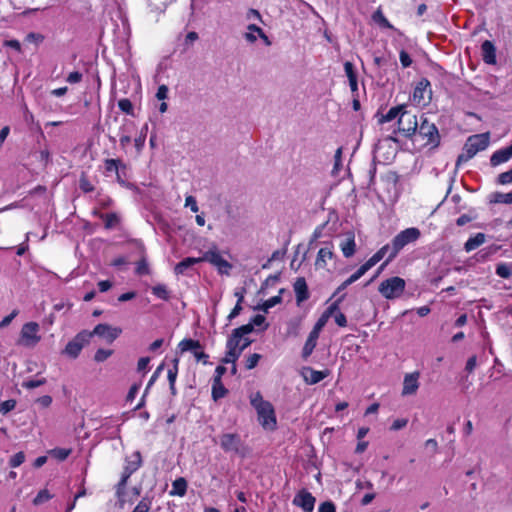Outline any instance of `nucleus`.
<instances>
[{"label": "nucleus", "instance_id": "14", "mask_svg": "<svg viewBox=\"0 0 512 512\" xmlns=\"http://www.w3.org/2000/svg\"><path fill=\"white\" fill-rule=\"evenodd\" d=\"M418 121L416 115L407 110H403L398 119V130L404 136L410 137L417 131Z\"/></svg>", "mask_w": 512, "mask_h": 512}, {"label": "nucleus", "instance_id": "7", "mask_svg": "<svg viewBox=\"0 0 512 512\" xmlns=\"http://www.w3.org/2000/svg\"><path fill=\"white\" fill-rule=\"evenodd\" d=\"M420 230L416 227L407 228L398 233L392 240V256L397 254L408 244L417 241L420 237Z\"/></svg>", "mask_w": 512, "mask_h": 512}, {"label": "nucleus", "instance_id": "41", "mask_svg": "<svg viewBox=\"0 0 512 512\" xmlns=\"http://www.w3.org/2000/svg\"><path fill=\"white\" fill-rule=\"evenodd\" d=\"M118 107L122 112H124L128 115H133L134 108H133L132 102L129 99H127V98L120 99L118 101Z\"/></svg>", "mask_w": 512, "mask_h": 512}, {"label": "nucleus", "instance_id": "29", "mask_svg": "<svg viewBox=\"0 0 512 512\" xmlns=\"http://www.w3.org/2000/svg\"><path fill=\"white\" fill-rule=\"evenodd\" d=\"M187 492V481L185 478L180 477L173 481L172 490L170 491V495H178L183 497Z\"/></svg>", "mask_w": 512, "mask_h": 512}, {"label": "nucleus", "instance_id": "32", "mask_svg": "<svg viewBox=\"0 0 512 512\" xmlns=\"http://www.w3.org/2000/svg\"><path fill=\"white\" fill-rule=\"evenodd\" d=\"M122 165V162L119 159H106L105 160V170L106 172H115L117 175V180L120 183H123L119 174V167Z\"/></svg>", "mask_w": 512, "mask_h": 512}, {"label": "nucleus", "instance_id": "35", "mask_svg": "<svg viewBox=\"0 0 512 512\" xmlns=\"http://www.w3.org/2000/svg\"><path fill=\"white\" fill-rule=\"evenodd\" d=\"M173 362H174V367L172 369L168 370V380H169L171 392H172V394H175V392H176L175 381H176L177 373H178L179 360L177 358H175L173 360Z\"/></svg>", "mask_w": 512, "mask_h": 512}, {"label": "nucleus", "instance_id": "38", "mask_svg": "<svg viewBox=\"0 0 512 512\" xmlns=\"http://www.w3.org/2000/svg\"><path fill=\"white\" fill-rule=\"evenodd\" d=\"M70 449L55 448L49 451V454L59 461H64L70 455Z\"/></svg>", "mask_w": 512, "mask_h": 512}, {"label": "nucleus", "instance_id": "18", "mask_svg": "<svg viewBox=\"0 0 512 512\" xmlns=\"http://www.w3.org/2000/svg\"><path fill=\"white\" fill-rule=\"evenodd\" d=\"M420 373L418 371L406 374L403 380L402 396L415 395L419 388Z\"/></svg>", "mask_w": 512, "mask_h": 512}, {"label": "nucleus", "instance_id": "5", "mask_svg": "<svg viewBox=\"0 0 512 512\" xmlns=\"http://www.w3.org/2000/svg\"><path fill=\"white\" fill-rule=\"evenodd\" d=\"M218 443L225 453H233L245 457L248 452V448L237 433L221 434Z\"/></svg>", "mask_w": 512, "mask_h": 512}, {"label": "nucleus", "instance_id": "10", "mask_svg": "<svg viewBox=\"0 0 512 512\" xmlns=\"http://www.w3.org/2000/svg\"><path fill=\"white\" fill-rule=\"evenodd\" d=\"M419 136L424 140L425 146L437 147L440 143L438 128L424 118L419 126Z\"/></svg>", "mask_w": 512, "mask_h": 512}, {"label": "nucleus", "instance_id": "56", "mask_svg": "<svg viewBox=\"0 0 512 512\" xmlns=\"http://www.w3.org/2000/svg\"><path fill=\"white\" fill-rule=\"evenodd\" d=\"M168 87L166 85H160L156 92V98L158 100H165L168 97Z\"/></svg>", "mask_w": 512, "mask_h": 512}, {"label": "nucleus", "instance_id": "27", "mask_svg": "<svg viewBox=\"0 0 512 512\" xmlns=\"http://www.w3.org/2000/svg\"><path fill=\"white\" fill-rule=\"evenodd\" d=\"M318 338L319 335L316 334V331L310 332L302 351V355L304 358H307L308 356L311 355L314 348L316 347Z\"/></svg>", "mask_w": 512, "mask_h": 512}, {"label": "nucleus", "instance_id": "21", "mask_svg": "<svg viewBox=\"0 0 512 512\" xmlns=\"http://www.w3.org/2000/svg\"><path fill=\"white\" fill-rule=\"evenodd\" d=\"M512 158V144L508 147L495 151L490 157V163L493 167L509 161Z\"/></svg>", "mask_w": 512, "mask_h": 512}, {"label": "nucleus", "instance_id": "61", "mask_svg": "<svg viewBox=\"0 0 512 512\" xmlns=\"http://www.w3.org/2000/svg\"><path fill=\"white\" fill-rule=\"evenodd\" d=\"M281 300L280 296H275V297H272L270 298L269 300H267L264 304H263V309L265 312L268 311V309H270L271 307H273L274 305H276L277 303H279Z\"/></svg>", "mask_w": 512, "mask_h": 512}, {"label": "nucleus", "instance_id": "48", "mask_svg": "<svg viewBox=\"0 0 512 512\" xmlns=\"http://www.w3.org/2000/svg\"><path fill=\"white\" fill-rule=\"evenodd\" d=\"M79 186L84 192H92L94 190L93 184L88 180L87 177L82 176L79 181Z\"/></svg>", "mask_w": 512, "mask_h": 512}, {"label": "nucleus", "instance_id": "47", "mask_svg": "<svg viewBox=\"0 0 512 512\" xmlns=\"http://www.w3.org/2000/svg\"><path fill=\"white\" fill-rule=\"evenodd\" d=\"M25 461V454L23 452H18L13 455L9 461L11 467L16 468L20 466Z\"/></svg>", "mask_w": 512, "mask_h": 512}, {"label": "nucleus", "instance_id": "45", "mask_svg": "<svg viewBox=\"0 0 512 512\" xmlns=\"http://www.w3.org/2000/svg\"><path fill=\"white\" fill-rule=\"evenodd\" d=\"M113 351L112 350H106V349H98L94 355V360L96 362H104L107 360L111 355Z\"/></svg>", "mask_w": 512, "mask_h": 512}, {"label": "nucleus", "instance_id": "44", "mask_svg": "<svg viewBox=\"0 0 512 512\" xmlns=\"http://www.w3.org/2000/svg\"><path fill=\"white\" fill-rule=\"evenodd\" d=\"M260 358H261V355L257 354V353L249 355L245 361V368L248 370L255 368L257 366Z\"/></svg>", "mask_w": 512, "mask_h": 512}, {"label": "nucleus", "instance_id": "58", "mask_svg": "<svg viewBox=\"0 0 512 512\" xmlns=\"http://www.w3.org/2000/svg\"><path fill=\"white\" fill-rule=\"evenodd\" d=\"M18 315V310H13L11 312V314H9L8 316L4 317L2 319V321L0 322V328H4V327H7L11 321Z\"/></svg>", "mask_w": 512, "mask_h": 512}, {"label": "nucleus", "instance_id": "51", "mask_svg": "<svg viewBox=\"0 0 512 512\" xmlns=\"http://www.w3.org/2000/svg\"><path fill=\"white\" fill-rule=\"evenodd\" d=\"M83 78V75L82 73L78 72V71H74V72H71L67 78H66V81L69 83V84H76V83H79L81 82Z\"/></svg>", "mask_w": 512, "mask_h": 512}, {"label": "nucleus", "instance_id": "20", "mask_svg": "<svg viewBox=\"0 0 512 512\" xmlns=\"http://www.w3.org/2000/svg\"><path fill=\"white\" fill-rule=\"evenodd\" d=\"M341 300V298L334 301L322 314V316L318 319L316 322L314 328L312 331H316V334H320L323 327L326 325L328 319L335 313L336 310H338V303Z\"/></svg>", "mask_w": 512, "mask_h": 512}, {"label": "nucleus", "instance_id": "19", "mask_svg": "<svg viewBox=\"0 0 512 512\" xmlns=\"http://www.w3.org/2000/svg\"><path fill=\"white\" fill-rule=\"evenodd\" d=\"M339 247L346 258L354 255L356 251L355 235L352 232L346 233L340 240Z\"/></svg>", "mask_w": 512, "mask_h": 512}, {"label": "nucleus", "instance_id": "13", "mask_svg": "<svg viewBox=\"0 0 512 512\" xmlns=\"http://www.w3.org/2000/svg\"><path fill=\"white\" fill-rule=\"evenodd\" d=\"M431 96L432 89L429 80L426 78L421 79L414 88L412 94L413 103L418 106H425L430 102Z\"/></svg>", "mask_w": 512, "mask_h": 512}, {"label": "nucleus", "instance_id": "25", "mask_svg": "<svg viewBox=\"0 0 512 512\" xmlns=\"http://www.w3.org/2000/svg\"><path fill=\"white\" fill-rule=\"evenodd\" d=\"M486 241L484 233H477L473 237H470L464 244L466 252H471L481 246Z\"/></svg>", "mask_w": 512, "mask_h": 512}, {"label": "nucleus", "instance_id": "60", "mask_svg": "<svg viewBox=\"0 0 512 512\" xmlns=\"http://www.w3.org/2000/svg\"><path fill=\"white\" fill-rule=\"evenodd\" d=\"M297 304L300 305L303 301L307 300L310 296L309 290H296Z\"/></svg>", "mask_w": 512, "mask_h": 512}, {"label": "nucleus", "instance_id": "6", "mask_svg": "<svg viewBox=\"0 0 512 512\" xmlns=\"http://www.w3.org/2000/svg\"><path fill=\"white\" fill-rule=\"evenodd\" d=\"M203 262L213 265L221 275H230L233 265L228 262L219 251L216 244H212L202 255Z\"/></svg>", "mask_w": 512, "mask_h": 512}, {"label": "nucleus", "instance_id": "52", "mask_svg": "<svg viewBox=\"0 0 512 512\" xmlns=\"http://www.w3.org/2000/svg\"><path fill=\"white\" fill-rule=\"evenodd\" d=\"M185 207H189L191 209V211L194 213L198 212V210H199L195 197H193L191 195L186 197Z\"/></svg>", "mask_w": 512, "mask_h": 512}, {"label": "nucleus", "instance_id": "42", "mask_svg": "<svg viewBox=\"0 0 512 512\" xmlns=\"http://www.w3.org/2000/svg\"><path fill=\"white\" fill-rule=\"evenodd\" d=\"M152 501L149 498L144 497L134 508L132 512H149Z\"/></svg>", "mask_w": 512, "mask_h": 512}, {"label": "nucleus", "instance_id": "64", "mask_svg": "<svg viewBox=\"0 0 512 512\" xmlns=\"http://www.w3.org/2000/svg\"><path fill=\"white\" fill-rule=\"evenodd\" d=\"M407 420L406 419H396L392 425H391V429L392 430H400L402 428H404L406 425H407Z\"/></svg>", "mask_w": 512, "mask_h": 512}, {"label": "nucleus", "instance_id": "39", "mask_svg": "<svg viewBox=\"0 0 512 512\" xmlns=\"http://www.w3.org/2000/svg\"><path fill=\"white\" fill-rule=\"evenodd\" d=\"M373 20L378 23L380 26L392 29L393 26L390 24V22L387 20V18L384 16L381 10H377L373 14Z\"/></svg>", "mask_w": 512, "mask_h": 512}, {"label": "nucleus", "instance_id": "1", "mask_svg": "<svg viewBox=\"0 0 512 512\" xmlns=\"http://www.w3.org/2000/svg\"><path fill=\"white\" fill-rule=\"evenodd\" d=\"M252 331V324L242 325L232 331V334L226 344L227 351L224 359L222 360L224 363L236 362L243 350L251 344L252 341L247 337V335Z\"/></svg>", "mask_w": 512, "mask_h": 512}, {"label": "nucleus", "instance_id": "62", "mask_svg": "<svg viewBox=\"0 0 512 512\" xmlns=\"http://www.w3.org/2000/svg\"><path fill=\"white\" fill-rule=\"evenodd\" d=\"M145 139H146V135L145 134H141L140 136L135 138L134 144H135V147H136L138 152H140L142 150V148L144 147Z\"/></svg>", "mask_w": 512, "mask_h": 512}, {"label": "nucleus", "instance_id": "22", "mask_svg": "<svg viewBox=\"0 0 512 512\" xmlns=\"http://www.w3.org/2000/svg\"><path fill=\"white\" fill-rule=\"evenodd\" d=\"M481 52L483 61L486 64H495L496 63V49L494 44L486 40L481 45Z\"/></svg>", "mask_w": 512, "mask_h": 512}, {"label": "nucleus", "instance_id": "53", "mask_svg": "<svg viewBox=\"0 0 512 512\" xmlns=\"http://www.w3.org/2000/svg\"><path fill=\"white\" fill-rule=\"evenodd\" d=\"M46 383V379L42 378L39 380H29L23 383V387L28 389H34Z\"/></svg>", "mask_w": 512, "mask_h": 512}, {"label": "nucleus", "instance_id": "15", "mask_svg": "<svg viewBox=\"0 0 512 512\" xmlns=\"http://www.w3.org/2000/svg\"><path fill=\"white\" fill-rule=\"evenodd\" d=\"M179 347L182 352L191 351L198 361L207 362L208 355L202 350L199 341L193 339H184L180 342Z\"/></svg>", "mask_w": 512, "mask_h": 512}, {"label": "nucleus", "instance_id": "28", "mask_svg": "<svg viewBox=\"0 0 512 512\" xmlns=\"http://www.w3.org/2000/svg\"><path fill=\"white\" fill-rule=\"evenodd\" d=\"M228 394V390L219 379H214L212 384V398L214 401H218L224 398Z\"/></svg>", "mask_w": 512, "mask_h": 512}, {"label": "nucleus", "instance_id": "43", "mask_svg": "<svg viewBox=\"0 0 512 512\" xmlns=\"http://www.w3.org/2000/svg\"><path fill=\"white\" fill-rule=\"evenodd\" d=\"M16 407V400L9 399L0 403V413L5 415L10 411L14 410Z\"/></svg>", "mask_w": 512, "mask_h": 512}, {"label": "nucleus", "instance_id": "55", "mask_svg": "<svg viewBox=\"0 0 512 512\" xmlns=\"http://www.w3.org/2000/svg\"><path fill=\"white\" fill-rule=\"evenodd\" d=\"M399 58H400V62L402 64V66L404 68H407L412 64V59H411L410 55L404 50H402L400 52Z\"/></svg>", "mask_w": 512, "mask_h": 512}, {"label": "nucleus", "instance_id": "30", "mask_svg": "<svg viewBox=\"0 0 512 512\" xmlns=\"http://www.w3.org/2000/svg\"><path fill=\"white\" fill-rule=\"evenodd\" d=\"M405 280L400 277H391L382 281L378 288H405Z\"/></svg>", "mask_w": 512, "mask_h": 512}, {"label": "nucleus", "instance_id": "40", "mask_svg": "<svg viewBox=\"0 0 512 512\" xmlns=\"http://www.w3.org/2000/svg\"><path fill=\"white\" fill-rule=\"evenodd\" d=\"M235 296L238 298V300H237V303H236L235 307L232 309V311L228 315V319L229 320H232L235 317H237L240 314L241 310H242L241 302L244 299V295H243V293L236 292Z\"/></svg>", "mask_w": 512, "mask_h": 512}, {"label": "nucleus", "instance_id": "3", "mask_svg": "<svg viewBox=\"0 0 512 512\" xmlns=\"http://www.w3.org/2000/svg\"><path fill=\"white\" fill-rule=\"evenodd\" d=\"M387 256V260L385 262L388 263L396 256H392V243L386 244L382 248H380L371 258H369L363 265H361L352 275H350L346 280L343 281L342 285L339 288H346L351 285L358 279H360L368 270H370L373 266H375L379 261H381L384 257Z\"/></svg>", "mask_w": 512, "mask_h": 512}, {"label": "nucleus", "instance_id": "12", "mask_svg": "<svg viewBox=\"0 0 512 512\" xmlns=\"http://www.w3.org/2000/svg\"><path fill=\"white\" fill-rule=\"evenodd\" d=\"M39 324L36 322H28L22 326L20 332L19 344L25 347H34L41 339L38 335Z\"/></svg>", "mask_w": 512, "mask_h": 512}, {"label": "nucleus", "instance_id": "63", "mask_svg": "<svg viewBox=\"0 0 512 512\" xmlns=\"http://www.w3.org/2000/svg\"><path fill=\"white\" fill-rule=\"evenodd\" d=\"M136 272L139 275H143L148 272V266L144 260H141L137 263Z\"/></svg>", "mask_w": 512, "mask_h": 512}, {"label": "nucleus", "instance_id": "9", "mask_svg": "<svg viewBox=\"0 0 512 512\" xmlns=\"http://www.w3.org/2000/svg\"><path fill=\"white\" fill-rule=\"evenodd\" d=\"M90 339V332L87 330H83L67 343L62 353L71 359H76L79 356L83 347L90 342Z\"/></svg>", "mask_w": 512, "mask_h": 512}, {"label": "nucleus", "instance_id": "37", "mask_svg": "<svg viewBox=\"0 0 512 512\" xmlns=\"http://www.w3.org/2000/svg\"><path fill=\"white\" fill-rule=\"evenodd\" d=\"M53 495L50 494V492L47 489H43L39 491V493L36 495V497L33 500V504L38 506L41 505L50 499H52Z\"/></svg>", "mask_w": 512, "mask_h": 512}, {"label": "nucleus", "instance_id": "24", "mask_svg": "<svg viewBox=\"0 0 512 512\" xmlns=\"http://www.w3.org/2000/svg\"><path fill=\"white\" fill-rule=\"evenodd\" d=\"M329 375V371H316L311 368H308L306 373L304 374L305 381L309 384H316L322 381Z\"/></svg>", "mask_w": 512, "mask_h": 512}, {"label": "nucleus", "instance_id": "17", "mask_svg": "<svg viewBox=\"0 0 512 512\" xmlns=\"http://www.w3.org/2000/svg\"><path fill=\"white\" fill-rule=\"evenodd\" d=\"M315 502V497L306 490H301L293 499V504L300 507L304 512H312Z\"/></svg>", "mask_w": 512, "mask_h": 512}, {"label": "nucleus", "instance_id": "23", "mask_svg": "<svg viewBox=\"0 0 512 512\" xmlns=\"http://www.w3.org/2000/svg\"><path fill=\"white\" fill-rule=\"evenodd\" d=\"M344 71L349 81V86L351 89V92L353 95L357 94L358 92V81H357V74L354 68V65L347 61L344 63Z\"/></svg>", "mask_w": 512, "mask_h": 512}, {"label": "nucleus", "instance_id": "26", "mask_svg": "<svg viewBox=\"0 0 512 512\" xmlns=\"http://www.w3.org/2000/svg\"><path fill=\"white\" fill-rule=\"evenodd\" d=\"M200 262H203L202 256L201 257H187L180 261L176 267L175 271L178 274H183L188 268L192 267L195 264H198Z\"/></svg>", "mask_w": 512, "mask_h": 512}, {"label": "nucleus", "instance_id": "34", "mask_svg": "<svg viewBox=\"0 0 512 512\" xmlns=\"http://www.w3.org/2000/svg\"><path fill=\"white\" fill-rule=\"evenodd\" d=\"M100 217L104 221L106 229H112L120 222V217L116 213L101 214Z\"/></svg>", "mask_w": 512, "mask_h": 512}, {"label": "nucleus", "instance_id": "11", "mask_svg": "<svg viewBox=\"0 0 512 512\" xmlns=\"http://www.w3.org/2000/svg\"><path fill=\"white\" fill-rule=\"evenodd\" d=\"M314 267L320 271H331L335 267V254L332 245H326L319 249Z\"/></svg>", "mask_w": 512, "mask_h": 512}, {"label": "nucleus", "instance_id": "33", "mask_svg": "<svg viewBox=\"0 0 512 512\" xmlns=\"http://www.w3.org/2000/svg\"><path fill=\"white\" fill-rule=\"evenodd\" d=\"M490 203L512 204V192H495L490 196Z\"/></svg>", "mask_w": 512, "mask_h": 512}, {"label": "nucleus", "instance_id": "46", "mask_svg": "<svg viewBox=\"0 0 512 512\" xmlns=\"http://www.w3.org/2000/svg\"><path fill=\"white\" fill-rule=\"evenodd\" d=\"M497 182L501 185L512 183V169L498 175Z\"/></svg>", "mask_w": 512, "mask_h": 512}, {"label": "nucleus", "instance_id": "36", "mask_svg": "<svg viewBox=\"0 0 512 512\" xmlns=\"http://www.w3.org/2000/svg\"><path fill=\"white\" fill-rule=\"evenodd\" d=\"M496 274L502 278H509L512 275L511 263H500L496 267Z\"/></svg>", "mask_w": 512, "mask_h": 512}, {"label": "nucleus", "instance_id": "2", "mask_svg": "<svg viewBox=\"0 0 512 512\" xmlns=\"http://www.w3.org/2000/svg\"><path fill=\"white\" fill-rule=\"evenodd\" d=\"M250 404L256 410L261 426L266 430H275L277 420L273 405L269 401L264 400L260 392L250 395Z\"/></svg>", "mask_w": 512, "mask_h": 512}, {"label": "nucleus", "instance_id": "54", "mask_svg": "<svg viewBox=\"0 0 512 512\" xmlns=\"http://www.w3.org/2000/svg\"><path fill=\"white\" fill-rule=\"evenodd\" d=\"M318 512H336V507L333 502L326 501L320 504Z\"/></svg>", "mask_w": 512, "mask_h": 512}, {"label": "nucleus", "instance_id": "57", "mask_svg": "<svg viewBox=\"0 0 512 512\" xmlns=\"http://www.w3.org/2000/svg\"><path fill=\"white\" fill-rule=\"evenodd\" d=\"M383 296L387 299L398 298L401 296L403 290H380Z\"/></svg>", "mask_w": 512, "mask_h": 512}, {"label": "nucleus", "instance_id": "16", "mask_svg": "<svg viewBox=\"0 0 512 512\" xmlns=\"http://www.w3.org/2000/svg\"><path fill=\"white\" fill-rule=\"evenodd\" d=\"M122 333V329L118 327H112L107 324H98L93 331L90 332L91 337L97 335L106 339L109 343H112Z\"/></svg>", "mask_w": 512, "mask_h": 512}, {"label": "nucleus", "instance_id": "59", "mask_svg": "<svg viewBox=\"0 0 512 512\" xmlns=\"http://www.w3.org/2000/svg\"><path fill=\"white\" fill-rule=\"evenodd\" d=\"M477 365V357L475 355L471 356L467 362H466V366H465V370L468 372V373H472L473 370L475 369Z\"/></svg>", "mask_w": 512, "mask_h": 512}, {"label": "nucleus", "instance_id": "49", "mask_svg": "<svg viewBox=\"0 0 512 512\" xmlns=\"http://www.w3.org/2000/svg\"><path fill=\"white\" fill-rule=\"evenodd\" d=\"M279 283H280V273H277V274L267 277L262 288H267L269 286H275Z\"/></svg>", "mask_w": 512, "mask_h": 512}, {"label": "nucleus", "instance_id": "50", "mask_svg": "<svg viewBox=\"0 0 512 512\" xmlns=\"http://www.w3.org/2000/svg\"><path fill=\"white\" fill-rule=\"evenodd\" d=\"M248 29L250 31L257 32L258 36L260 38H262L267 45L270 44V41H269L268 37L266 36L264 31L260 27L256 26L255 24H250V25H248Z\"/></svg>", "mask_w": 512, "mask_h": 512}, {"label": "nucleus", "instance_id": "31", "mask_svg": "<svg viewBox=\"0 0 512 512\" xmlns=\"http://www.w3.org/2000/svg\"><path fill=\"white\" fill-rule=\"evenodd\" d=\"M404 109V106L392 107L386 114L382 115V117L379 119V123L390 122L396 118L399 119V116Z\"/></svg>", "mask_w": 512, "mask_h": 512}, {"label": "nucleus", "instance_id": "8", "mask_svg": "<svg viewBox=\"0 0 512 512\" xmlns=\"http://www.w3.org/2000/svg\"><path fill=\"white\" fill-rule=\"evenodd\" d=\"M142 465V457L139 451L134 452L129 458L126 459V465L121 475V479L117 485V492L121 493L126 488L128 479L136 472Z\"/></svg>", "mask_w": 512, "mask_h": 512}, {"label": "nucleus", "instance_id": "4", "mask_svg": "<svg viewBox=\"0 0 512 512\" xmlns=\"http://www.w3.org/2000/svg\"><path fill=\"white\" fill-rule=\"evenodd\" d=\"M489 142V133L475 134L468 137L464 144L463 152L457 158V165L469 161L478 152L485 150L489 146Z\"/></svg>", "mask_w": 512, "mask_h": 512}]
</instances>
